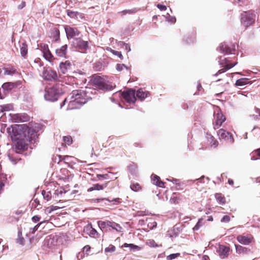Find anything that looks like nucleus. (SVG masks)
Listing matches in <instances>:
<instances>
[{
	"label": "nucleus",
	"mask_w": 260,
	"mask_h": 260,
	"mask_svg": "<svg viewBox=\"0 0 260 260\" xmlns=\"http://www.w3.org/2000/svg\"><path fill=\"white\" fill-rule=\"evenodd\" d=\"M25 6V3L24 2H22L20 5L18 6V9H22Z\"/></svg>",
	"instance_id": "60"
},
{
	"label": "nucleus",
	"mask_w": 260,
	"mask_h": 260,
	"mask_svg": "<svg viewBox=\"0 0 260 260\" xmlns=\"http://www.w3.org/2000/svg\"><path fill=\"white\" fill-rule=\"evenodd\" d=\"M64 29L68 39L74 38L75 37H78L80 34L79 30L76 27H72L70 26L66 25L64 27Z\"/></svg>",
	"instance_id": "15"
},
{
	"label": "nucleus",
	"mask_w": 260,
	"mask_h": 260,
	"mask_svg": "<svg viewBox=\"0 0 260 260\" xmlns=\"http://www.w3.org/2000/svg\"><path fill=\"white\" fill-rule=\"evenodd\" d=\"M16 72V70L11 66H8L4 69V73L7 75H13Z\"/></svg>",
	"instance_id": "29"
},
{
	"label": "nucleus",
	"mask_w": 260,
	"mask_h": 260,
	"mask_svg": "<svg viewBox=\"0 0 260 260\" xmlns=\"http://www.w3.org/2000/svg\"><path fill=\"white\" fill-rule=\"evenodd\" d=\"M220 134L221 138L226 140L229 142L232 143L234 142V138L232 134L229 131H221Z\"/></svg>",
	"instance_id": "23"
},
{
	"label": "nucleus",
	"mask_w": 260,
	"mask_h": 260,
	"mask_svg": "<svg viewBox=\"0 0 260 260\" xmlns=\"http://www.w3.org/2000/svg\"><path fill=\"white\" fill-rule=\"evenodd\" d=\"M54 34L55 40L57 41L59 39V32L58 30H55Z\"/></svg>",
	"instance_id": "58"
},
{
	"label": "nucleus",
	"mask_w": 260,
	"mask_h": 260,
	"mask_svg": "<svg viewBox=\"0 0 260 260\" xmlns=\"http://www.w3.org/2000/svg\"><path fill=\"white\" fill-rule=\"evenodd\" d=\"M151 179L152 183L159 187L165 188V183L162 182L159 176L156 175H152Z\"/></svg>",
	"instance_id": "21"
},
{
	"label": "nucleus",
	"mask_w": 260,
	"mask_h": 260,
	"mask_svg": "<svg viewBox=\"0 0 260 260\" xmlns=\"http://www.w3.org/2000/svg\"><path fill=\"white\" fill-rule=\"evenodd\" d=\"M31 220L34 222H38L40 220V217L38 215L34 216L32 217Z\"/></svg>",
	"instance_id": "57"
},
{
	"label": "nucleus",
	"mask_w": 260,
	"mask_h": 260,
	"mask_svg": "<svg viewBox=\"0 0 260 260\" xmlns=\"http://www.w3.org/2000/svg\"><path fill=\"white\" fill-rule=\"evenodd\" d=\"M91 250V247L88 245H85L83 248H82V252L86 255L88 256L90 254Z\"/></svg>",
	"instance_id": "40"
},
{
	"label": "nucleus",
	"mask_w": 260,
	"mask_h": 260,
	"mask_svg": "<svg viewBox=\"0 0 260 260\" xmlns=\"http://www.w3.org/2000/svg\"><path fill=\"white\" fill-rule=\"evenodd\" d=\"M219 62L220 65L223 67V69L219 70L218 72L214 75L215 76H217L218 74L224 73L228 70L232 68L237 63V62L231 63L230 60L227 58L223 57L222 56L219 57Z\"/></svg>",
	"instance_id": "7"
},
{
	"label": "nucleus",
	"mask_w": 260,
	"mask_h": 260,
	"mask_svg": "<svg viewBox=\"0 0 260 260\" xmlns=\"http://www.w3.org/2000/svg\"><path fill=\"white\" fill-rule=\"evenodd\" d=\"M63 141L64 143L68 145H70L73 143L72 138L70 136H64L63 137Z\"/></svg>",
	"instance_id": "36"
},
{
	"label": "nucleus",
	"mask_w": 260,
	"mask_h": 260,
	"mask_svg": "<svg viewBox=\"0 0 260 260\" xmlns=\"http://www.w3.org/2000/svg\"><path fill=\"white\" fill-rule=\"evenodd\" d=\"M40 47H41V48L43 53H44V52H47L49 50L48 46L47 44H42L41 45Z\"/></svg>",
	"instance_id": "48"
},
{
	"label": "nucleus",
	"mask_w": 260,
	"mask_h": 260,
	"mask_svg": "<svg viewBox=\"0 0 260 260\" xmlns=\"http://www.w3.org/2000/svg\"><path fill=\"white\" fill-rule=\"evenodd\" d=\"M11 119L14 122H23L29 120V117L26 113L10 114Z\"/></svg>",
	"instance_id": "13"
},
{
	"label": "nucleus",
	"mask_w": 260,
	"mask_h": 260,
	"mask_svg": "<svg viewBox=\"0 0 260 260\" xmlns=\"http://www.w3.org/2000/svg\"><path fill=\"white\" fill-rule=\"evenodd\" d=\"M97 178L100 180L101 179V178H103V179H106L108 178V174H103V175H101V174H98L97 175Z\"/></svg>",
	"instance_id": "55"
},
{
	"label": "nucleus",
	"mask_w": 260,
	"mask_h": 260,
	"mask_svg": "<svg viewBox=\"0 0 260 260\" xmlns=\"http://www.w3.org/2000/svg\"><path fill=\"white\" fill-rule=\"evenodd\" d=\"M67 15L69 17L74 19H83L84 15L82 13H79L77 11H73L70 10L67 11Z\"/></svg>",
	"instance_id": "22"
},
{
	"label": "nucleus",
	"mask_w": 260,
	"mask_h": 260,
	"mask_svg": "<svg viewBox=\"0 0 260 260\" xmlns=\"http://www.w3.org/2000/svg\"><path fill=\"white\" fill-rule=\"evenodd\" d=\"M72 63L69 60L61 62L59 64L60 71L62 74H66L72 69Z\"/></svg>",
	"instance_id": "17"
},
{
	"label": "nucleus",
	"mask_w": 260,
	"mask_h": 260,
	"mask_svg": "<svg viewBox=\"0 0 260 260\" xmlns=\"http://www.w3.org/2000/svg\"><path fill=\"white\" fill-rule=\"evenodd\" d=\"M10 109L9 105L0 106V111L3 112L4 111H9Z\"/></svg>",
	"instance_id": "51"
},
{
	"label": "nucleus",
	"mask_w": 260,
	"mask_h": 260,
	"mask_svg": "<svg viewBox=\"0 0 260 260\" xmlns=\"http://www.w3.org/2000/svg\"><path fill=\"white\" fill-rule=\"evenodd\" d=\"M110 227L112 228L113 229L115 230L116 231L120 232L121 231L122 228L120 225L114 222H111V224L110 225Z\"/></svg>",
	"instance_id": "39"
},
{
	"label": "nucleus",
	"mask_w": 260,
	"mask_h": 260,
	"mask_svg": "<svg viewBox=\"0 0 260 260\" xmlns=\"http://www.w3.org/2000/svg\"><path fill=\"white\" fill-rule=\"evenodd\" d=\"M73 46L79 50H86L88 47L87 41H84L80 38L74 39L72 42Z\"/></svg>",
	"instance_id": "12"
},
{
	"label": "nucleus",
	"mask_w": 260,
	"mask_h": 260,
	"mask_svg": "<svg viewBox=\"0 0 260 260\" xmlns=\"http://www.w3.org/2000/svg\"><path fill=\"white\" fill-rule=\"evenodd\" d=\"M124 69H125L127 70H129V68L126 66L124 64L118 63L116 64V69L117 71L120 72Z\"/></svg>",
	"instance_id": "38"
},
{
	"label": "nucleus",
	"mask_w": 260,
	"mask_h": 260,
	"mask_svg": "<svg viewBox=\"0 0 260 260\" xmlns=\"http://www.w3.org/2000/svg\"><path fill=\"white\" fill-rule=\"evenodd\" d=\"M21 84L20 81H17L15 83L13 82H6L3 84L2 88L4 91H10L12 90L13 88L17 87Z\"/></svg>",
	"instance_id": "18"
},
{
	"label": "nucleus",
	"mask_w": 260,
	"mask_h": 260,
	"mask_svg": "<svg viewBox=\"0 0 260 260\" xmlns=\"http://www.w3.org/2000/svg\"><path fill=\"white\" fill-rule=\"evenodd\" d=\"M230 251V248L229 247L223 245H219L217 252L221 258H224L227 257L229 254Z\"/></svg>",
	"instance_id": "16"
},
{
	"label": "nucleus",
	"mask_w": 260,
	"mask_h": 260,
	"mask_svg": "<svg viewBox=\"0 0 260 260\" xmlns=\"http://www.w3.org/2000/svg\"><path fill=\"white\" fill-rule=\"evenodd\" d=\"M194 39L195 38L193 36H191L190 38H186V39L185 40V41L186 42V43L187 44H190V43L194 42Z\"/></svg>",
	"instance_id": "53"
},
{
	"label": "nucleus",
	"mask_w": 260,
	"mask_h": 260,
	"mask_svg": "<svg viewBox=\"0 0 260 260\" xmlns=\"http://www.w3.org/2000/svg\"><path fill=\"white\" fill-rule=\"evenodd\" d=\"M147 245L150 247H157L158 245L156 243L155 241L153 239H149L146 242Z\"/></svg>",
	"instance_id": "44"
},
{
	"label": "nucleus",
	"mask_w": 260,
	"mask_h": 260,
	"mask_svg": "<svg viewBox=\"0 0 260 260\" xmlns=\"http://www.w3.org/2000/svg\"><path fill=\"white\" fill-rule=\"evenodd\" d=\"M202 220L201 219H199L197 224L193 228V230L194 231H198L199 229L203 225L202 223Z\"/></svg>",
	"instance_id": "47"
},
{
	"label": "nucleus",
	"mask_w": 260,
	"mask_h": 260,
	"mask_svg": "<svg viewBox=\"0 0 260 260\" xmlns=\"http://www.w3.org/2000/svg\"><path fill=\"white\" fill-rule=\"evenodd\" d=\"M150 95V93L144 89L140 88L137 91L136 97L140 101L144 100L146 98Z\"/></svg>",
	"instance_id": "19"
},
{
	"label": "nucleus",
	"mask_w": 260,
	"mask_h": 260,
	"mask_svg": "<svg viewBox=\"0 0 260 260\" xmlns=\"http://www.w3.org/2000/svg\"><path fill=\"white\" fill-rule=\"evenodd\" d=\"M248 82V79L247 78H241L238 79L236 82V85L239 86H243L247 84Z\"/></svg>",
	"instance_id": "35"
},
{
	"label": "nucleus",
	"mask_w": 260,
	"mask_h": 260,
	"mask_svg": "<svg viewBox=\"0 0 260 260\" xmlns=\"http://www.w3.org/2000/svg\"><path fill=\"white\" fill-rule=\"evenodd\" d=\"M165 17V20L169 23L174 24L176 21V19L175 16H171L169 13L167 14V15H163Z\"/></svg>",
	"instance_id": "33"
},
{
	"label": "nucleus",
	"mask_w": 260,
	"mask_h": 260,
	"mask_svg": "<svg viewBox=\"0 0 260 260\" xmlns=\"http://www.w3.org/2000/svg\"><path fill=\"white\" fill-rule=\"evenodd\" d=\"M172 181L176 186L177 190H182L185 187V184L183 182H181L179 179H173Z\"/></svg>",
	"instance_id": "28"
},
{
	"label": "nucleus",
	"mask_w": 260,
	"mask_h": 260,
	"mask_svg": "<svg viewBox=\"0 0 260 260\" xmlns=\"http://www.w3.org/2000/svg\"><path fill=\"white\" fill-rule=\"evenodd\" d=\"M122 96L128 103H134L136 101L135 91L133 89L123 91L122 93Z\"/></svg>",
	"instance_id": "11"
},
{
	"label": "nucleus",
	"mask_w": 260,
	"mask_h": 260,
	"mask_svg": "<svg viewBox=\"0 0 260 260\" xmlns=\"http://www.w3.org/2000/svg\"><path fill=\"white\" fill-rule=\"evenodd\" d=\"M207 143L211 146V147L215 148L218 146V141L215 140L211 135L207 134Z\"/></svg>",
	"instance_id": "25"
},
{
	"label": "nucleus",
	"mask_w": 260,
	"mask_h": 260,
	"mask_svg": "<svg viewBox=\"0 0 260 260\" xmlns=\"http://www.w3.org/2000/svg\"><path fill=\"white\" fill-rule=\"evenodd\" d=\"M93 83L97 88L103 90H111L113 86L106 83L104 79L101 77H96L93 79Z\"/></svg>",
	"instance_id": "8"
},
{
	"label": "nucleus",
	"mask_w": 260,
	"mask_h": 260,
	"mask_svg": "<svg viewBox=\"0 0 260 260\" xmlns=\"http://www.w3.org/2000/svg\"><path fill=\"white\" fill-rule=\"evenodd\" d=\"M180 255L179 253L171 254L167 256V259L168 260H172L178 257Z\"/></svg>",
	"instance_id": "46"
},
{
	"label": "nucleus",
	"mask_w": 260,
	"mask_h": 260,
	"mask_svg": "<svg viewBox=\"0 0 260 260\" xmlns=\"http://www.w3.org/2000/svg\"><path fill=\"white\" fill-rule=\"evenodd\" d=\"M111 52L113 54L117 56L120 59H123V56H122L121 52L113 50H112Z\"/></svg>",
	"instance_id": "49"
},
{
	"label": "nucleus",
	"mask_w": 260,
	"mask_h": 260,
	"mask_svg": "<svg viewBox=\"0 0 260 260\" xmlns=\"http://www.w3.org/2000/svg\"><path fill=\"white\" fill-rule=\"evenodd\" d=\"M120 13H122L123 15H126L127 14L134 13H135V11L134 10H125Z\"/></svg>",
	"instance_id": "52"
},
{
	"label": "nucleus",
	"mask_w": 260,
	"mask_h": 260,
	"mask_svg": "<svg viewBox=\"0 0 260 260\" xmlns=\"http://www.w3.org/2000/svg\"><path fill=\"white\" fill-rule=\"evenodd\" d=\"M98 223L99 227L102 229L106 227H110V225L111 224V221L108 220L105 221L100 220L98 221Z\"/></svg>",
	"instance_id": "34"
},
{
	"label": "nucleus",
	"mask_w": 260,
	"mask_h": 260,
	"mask_svg": "<svg viewBox=\"0 0 260 260\" xmlns=\"http://www.w3.org/2000/svg\"><path fill=\"white\" fill-rule=\"evenodd\" d=\"M62 87V84H56L52 87L46 88L44 94V99L51 102L57 101L58 98L63 93Z\"/></svg>",
	"instance_id": "3"
},
{
	"label": "nucleus",
	"mask_w": 260,
	"mask_h": 260,
	"mask_svg": "<svg viewBox=\"0 0 260 260\" xmlns=\"http://www.w3.org/2000/svg\"><path fill=\"white\" fill-rule=\"evenodd\" d=\"M12 141L16 142V149L21 151L26 149L28 143L34 140L36 131H8Z\"/></svg>",
	"instance_id": "1"
},
{
	"label": "nucleus",
	"mask_w": 260,
	"mask_h": 260,
	"mask_svg": "<svg viewBox=\"0 0 260 260\" xmlns=\"http://www.w3.org/2000/svg\"><path fill=\"white\" fill-rule=\"evenodd\" d=\"M57 207H53V206H50L49 207L47 208V209H49V212L50 213L51 212L53 211L54 210H56L57 209Z\"/></svg>",
	"instance_id": "61"
},
{
	"label": "nucleus",
	"mask_w": 260,
	"mask_h": 260,
	"mask_svg": "<svg viewBox=\"0 0 260 260\" xmlns=\"http://www.w3.org/2000/svg\"><path fill=\"white\" fill-rule=\"evenodd\" d=\"M237 253L238 254H248L251 252L249 248L243 247L241 245H235Z\"/></svg>",
	"instance_id": "26"
},
{
	"label": "nucleus",
	"mask_w": 260,
	"mask_h": 260,
	"mask_svg": "<svg viewBox=\"0 0 260 260\" xmlns=\"http://www.w3.org/2000/svg\"><path fill=\"white\" fill-rule=\"evenodd\" d=\"M199 257L200 258V260H210L209 256L206 255L199 256Z\"/></svg>",
	"instance_id": "59"
},
{
	"label": "nucleus",
	"mask_w": 260,
	"mask_h": 260,
	"mask_svg": "<svg viewBox=\"0 0 260 260\" xmlns=\"http://www.w3.org/2000/svg\"><path fill=\"white\" fill-rule=\"evenodd\" d=\"M68 45H64L62 46L55 50L56 54L61 57H66L67 53Z\"/></svg>",
	"instance_id": "20"
},
{
	"label": "nucleus",
	"mask_w": 260,
	"mask_h": 260,
	"mask_svg": "<svg viewBox=\"0 0 260 260\" xmlns=\"http://www.w3.org/2000/svg\"><path fill=\"white\" fill-rule=\"evenodd\" d=\"M42 76L44 80L50 81H55L57 79L56 72L50 68H44Z\"/></svg>",
	"instance_id": "9"
},
{
	"label": "nucleus",
	"mask_w": 260,
	"mask_h": 260,
	"mask_svg": "<svg viewBox=\"0 0 260 260\" xmlns=\"http://www.w3.org/2000/svg\"><path fill=\"white\" fill-rule=\"evenodd\" d=\"M228 183L230 185L233 186L234 185V181L231 179H229L228 180Z\"/></svg>",
	"instance_id": "63"
},
{
	"label": "nucleus",
	"mask_w": 260,
	"mask_h": 260,
	"mask_svg": "<svg viewBox=\"0 0 260 260\" xmlns=\"http://www.w3.org/2000/svg\"><path fill=\"white\" fill-rule=\"evenodd\" d=\"M116 250V247L113 245H110L108 247L105 248L106 252H113Z\"/></svg>",
	"instance_id": "45"
},
{
	"label": "nucleus",
	"mask_w": 260,
	"mask_h": 260,
	"mask_svg": "<svg viewBox=\"0 0 260 260\" xmlns=\"http://www.w3.org/2000/svg\"><path fill=\"white\" fill-rule=\"evenodd\" d=\"M255 153L260 157V148L255 150Z\"/></svg>",
	"instance_id": "64"
},
{
	"label": "nucleus",
	"mask_w": 260,
	"mask_h": 260,
	"mask_svg": "<svg viewBox=\"0 0 260 260\" xmlns=\"http://www.w3.org/2000/svg\"><path fill=\"white\" fill-rule=\"evenodd\" d=\"M236 239L240 243L243 245H249L254 240V238L251 234H247L246 235H239L237 237Z\"/></svg>",
	"instance_id": "14"
},
{
	"label": "nucleus",
	"mask_w": 260,
	"mask_h": 260,
	"mask_svg": "<svg viewBox=\"0 0 260 260\" xmlns=\"http://www.w3.org/2000/svg\"><path fill=\"white\" fill-rule=\"evenodd\" d=\"M156 7L158 9H159L160 11H166L167 10V7L164 5L161 4H157Z\"/></svg>",
	"instance_id": "54"
},
{
	"label": "nucleus",
	"mask_w": 260,
	"mask_h": 260,
	"mask_svg": "<svg viewBox=\"0 0 260 260\" xmlns=\"http://www.w3.org/2000/svg\"><path fill=\"white\" fill-rule=\"evenodd\" d=\"M118 45L120 46L124 47L125 50H126L127 52H129L131 50L129 45L123 42L120 41L118 43Z\"/></svg>",
	"instance_id": "42"
},
{
	"label": "nucleus",
	"mask_w": 260,
	"mask_h": 260,
	"mask_svg": "<svg viewBox=\"0 0 260 260\" xmlns=\"http://www.w3.org/2000/svg\"><path fill=\"white\" fill-rule=\"evenodd\" d=\"M231 220V218L228 215H224L221 219L222 222H229Z\"/></svg>",
	"instance_id": "50"
},
{
	"label": "nucleus",
	"mask_w": 260,
	"mask_h": 260,
	"mask_svg": "<svg viewBox=\"0 0 260 260\" xmlns=\"http://www.w3.org/2000/svg\"><path fill=\"white\" fill-rule=\"evenodd\" d=\"M30 127L26 124H14L12 125V130H41L44 129V125L40 123L30 122Z\"/></svg>",
	"instance_id": "4"
},
{
	"label": "nucleus",
	"mask_w": 260,
	"mask_h": 260,
	"mask_svg": "<svg viewBox=\"0 0 260 260\" xmlns=\"http://www.w3.org/2000/svg\"><path fill=\"white\" fill-rule=\"evenodd\" d=\"M237 46L232 43L223 42L219 45L217 48L220 52L224 54H235Z\"/></svg>",
	"instance_id": "5"
},
{
	"label": "nucleus",
	"mask_w": 260,
	"mask_h": 260,
	"mask_svg": "<svg viewBox=\"0 0 260 260\" xmlns=\"http://www.w3.org/2000/svg\"><path fill=\"white\" fill-rule=\"evenodd\" d=\"M214 128L215 129L218 128L222 123L225 120V117L223 115L220 110L218 109L214 113Z\"/></svg>",
	"instance_id": "10"
},
{
	"label": "nucleus",
	"mask_w": 260,
	"mask_h": 260,
	"mask_svg": "<svg viewBox=\"0 0 260 260\" xmlns=\"http://www.w3.org/2000/svg\"><path fill=\"white\" fill-rule=\"evenodd\" d=\"M42 195L43 196L44 199L47 201L50 200L51 198V194L50 192H46V191L43 190L42 191Z\"/></svg>",
	"instance_id": "43"
},
{
	"label": "nucleus",
	"mask_w": 260,
	"mask_h": 260,
	"mask_svg": "<svg viewBox=\"0 0 260 260\" xmlns=\"http://www.w3.org/2000/svg\"><path fill=\"white\" fill-rule=\"evenodd\" d=\"M42 223V222H41L40 223H38V224H37L35 226L34 228V231H35L36 230H38V229L39 228V227L40 226V225Z\"/></svg>",
	"instance_id": "62"
},
{
	"label": "nucleus",
	"mask_w": 260,
	"mask_h": 260,
	"mask_svg": "<svg viewBox=\"0 0 260 260\" xmlns=\"http://www.w3.org/2000/svg\"><path fill=\"white\" fill-rule=\"evenodd\" d=\"M122 247H130L132 250L133 251H139L141 248L139 246L134 245V244H127L124 243L122 246Z\"/></svg>",
	"instance_id": "31"
},
{
	"label": "nucleus",
	"mask_w": 260,
	"mask_h": 260,
	"mask_svg": "<svg viewBox=\"0 0 260 260\" xmlns=\"http://www.w3.org/2000/svg\"><path fill=\"white\" fill-rule=\"evenodd\" d=\"M130 187L134 191H138L141 189V186L138 183H134L131 185Z\"/></svg>",
	"instance_id": "37"
},
{
	"label": "nucleus",
	"mask_w": 260,
	"mask_h": 260,
	"mask_svg": "<svg viewBox=\"0 0 260 260\" xmlns=\"http://www.w3.org/2000/svg\"><path fill=\"white\" fill-rule=\"evenodd\" d=\"M215 198L217 202L220 205H224L226 203V200L224 196L221 193H216L215 194Z\"/></svg>",
	"instance_id": "27"
},
{
	"label": "nucleus",
	"mask_w": 260,
	"mask_h": 260,
	"mask_svg": "<svg viewBox=\"0 0 260 260\" xmlns=\"http://www.w3.org/2000/svg\"><path fill=\"white\" fill-rule=\"evenodd\" d=\"M109 182H107L103 184H100L99 183L94 184L91 187L89 188L87 190L88 192L92 191L93 190H103L104 188L107 186V185Z\"/></svg>",
	"instance_id": "24"
},
{
	"label": "nucleus",
	"mask_w": 260,
	"mask_h": 260,
	"mask_svg": "<svg viewBox=\"0 0 260 260\" xmlns=\"http://www.w3.org/2000/svg\"><path fill=\"white\" fill-rule=\"evenodd\" d=\"M85 254L82 251L81 252H79L77 255V257L78 260L82 259Z\"/></svg>",
	"instance_id": "56"
},
{
	"label": "nucleus",
	"mask_w": 260,
	"mask_h": 260,
	"mask_svg": "<svg viewBox=\"0 0 260 260\" xmlns=\"http://www.w3.org/2000/svg\"><path fill=\"white\" fill-rule=\"evenodd\" d=\"M43 56L44 58L48 61H50L53 58V55H52L50 50L47 52H44Z\"/></svg>",
	"instance_id": "41"
},
{
	"label": "nucleus",
	"mask_w": 260,
	"mask_h": 260,
	"mask_svg": "<svg viewBox=\"0 0 260 260\" xmlns=\"http://www.w3.org/2000/svg\"><path fill=\"white\" fill-rule=\"evenodd\" d=\"M255 15L251 11L244 12L241 14V22L242 25L247 27L255 21Z\"/></svg>",
	"instance_id": "6"
},
{
	"label": "nucleus",
	"mask_w": 260,
	"mask_h": 260,
	"mask_svg": "<svg viewBox=\"0 0 260 260\" xmlns=\"http://www.w3.org/2000/svg\"><path fill=\"white\" fill-rule=\"evenodd\" d=\"M122 247H130L132 250L133 251H139L141 248L139 246L134 245V244H127L124 243L122 246Z\"/></svg>",
	"instance_id": "30"
},
{
	"label": "nucleus",
	"mask_w": 260,
	"mask_h": 260,
	"mask_svg": "<svg viewBox=\"0 0 260 260\" xmlns=\"http://www.w3.org/2000/svg\"><path fill=\"white\" fill-rule=\"evenodd\" d=\"M90 88L73 90L71 93V101L68 104L67 110L80 108L88 100L91 99Z\"/></svg>",
	"instance_id": "2"
},
{
	"label": "nucleus",
	"mask_w": 260,
	"mask_h": 260,
	"mask_svg": "<svg viewBox=\"0 0 260 260\" xmlns=\"http://www.w3.org/2000/svg\"><path fill=\"white\" fill-rule=\"evenodd\" d=\"M20 53L22 56H25L27 53V45L25 43H22L20 46Z\"/></svg>",
	"instance_id": "32"
}]
</instances>
